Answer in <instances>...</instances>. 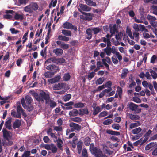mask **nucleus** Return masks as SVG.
<instances>
[{
    "mask_svg": "<svg viewBox=\"0 0 157 157\" xmlns=\"http://www.w3.org/2000/svg\"><path fill=\"white\" fill-rule=\"evenodd\" d=\"M126 32L127 34H128V36L132 39H134V37L132 36V32L131 30V29L130 28H129L128 27H127L126 28Z\"/></svg>",
    "mask_w": 157,
    "mask_h": 157,
    "instance_id": "e433bc0d",
    "label": "nucleus"
},
{
    "mask_svg": "<svg viewBox=\"0 0 157 157\" xmlns=\"http://www.w3.org/2000/svg\"><path fill=\"white\" fill-rule=\"evenodd\" d=\"M110 32L113 35L115 34L116 33L118 32L115 24L113 26H110Z\"/></svg>",
    "mask_w": 157,
    "mask_h": 157,
    "instance_id": "a211bd4d",
    "label": "nucleus"
},
{
    "mask_svg": "<svg viewBox=\"0 0 157 157\" xmlns=\"http://www.w3.org/2000/svg\"><path fill=\"white\" fill-rule=\"evenodd\" d=\"M140 125V122L139 121H137L136 122L131 123L130 125L129 128L131 129H132L139 126Z\"/></svg>",
    "mask_w": 157,
    "mask_h": 157,
    "instance_id": "4be33fe9",
    "label": "nucleus"
},
{
    "mask_svg": "<svg viewBox=\"0 0 157 157\" xmlns=\"http://www.w3.org/2000/svg\"><path fill=\"white\" fill-rule=\"evenodd\" d=\"M63 51L62 49L60 48H56L54 49L52 52L55 53V54L57 56H60L63 53Z\"/></svg>",
    "mask_w": 157,
    "mask_h": 157,
    "instance_id": "f3484780",
    "label": "nucleus"
},
{
    "mask_svg": "<svg viewBox=\"0 0 157 157\" xmlns=\"http://www.w3.org/2000/svg\"><path fill=\"white\" fill-rule=\"evenodd\" d=\"M56 58L55 57H51L48 59L45 62V63H49L51 62H53L56 63Z\"/></svg>",
    "mask_w": 157,
    "mask_h": 157,
    "instance_id": "7c9ffc66",
    "label": "nucleus"
},
{
    "mask_svg": "<svg viewBox=\"0 0 157 157\" xmlns=\"http://www.w3.org/2000/svg\"><path fill=\"white\" fill-rule=\"evenodd\" d=\"M63 28L70 29L71 30L74 29L75 31L77 30V28L76 26H74L72 24L68 22H64L62 25Z\"/></svg>",
    "mask_w": 157,
    "mask_h": 157,
    "instance_id": "39448f33",
    "label": "nucleus"
},
{
    "mask_svg": "<svg viewBox=\"0 0 157 157\" xmlns=\"http://www.w3.org/2000/svg\"><path fill=\"white\" fill-rule=\"evenodd\" d=\"M87 151L86 149H84L82 151L83 157H88L87 155Z\"/></svg>",
    "mask_w": 157,
    "mask_h": 157,
    "instance_id": "338daca9",
    "label": "nucleus"
},
{
    "mask_svg": "<svg viewBox=\"0 0 157 157\" xmlns=\"http://www.w3.org/2000/svg\"><path fill=\"white\" fill-rule=\"evenodd\" d=\"M66 84L60 82L57 84H55L54 86V90H59L61 89L64 87L65 86Z\"/></svg>",
    "mask_w": 157,
    "mask_h": 157,
    "instance_id": "f8f14e48",
    "label": "nucleus"
},
{
    "mask_svg": "<svg viewBox=\"0 0 157 157\" xmlns=\"http://www.w3.org/2000/svg\"><path fill=\"white\" fill-rule=\"evenodd\" d=\"M138 106L132 102H129L128 104L127 105V107L132 111H135L136 110Z\"/></svg>",
    "mask_w": 157,
    "mask_h": 157,
    "instance_id": "9b49d317",
    "label": "nucleus"
},
{
    "mask_svg": "<svg viewBox=\"0 0 157 157\" xmlns=\"http://www.w3.org/2000/svg\"><path fill=\"white\" fill-rule=\"evenodd\" d=\"M91 139L89 137H86L84 139V144L86 146H89L90 143Z\"/></svg>",
    "mask_w": 157,
    "mask_h": 157,
    "instance_id": "a19ab883",
    "label": "nucleus"
},
{
    "mask_svg": "<svg viewBox=\"0 0 157 157\" xmlns=\"http://www.w3.org/2000/svg\"><path fill=\"white\" fill-rule=\"evenodd\" d=\"M90 151L92 154H94L96 157H105L102 151L96 147L92 149Z\"/></svg>",
    "mask_w": 157,
    "mask_h": 157,
    "instance_id": "423d86ee",
    "label": "nucleus"
},
{
    "mask_svg": "<svg viewBox=\"0 0 157 157\" xmlns=\"http://www.w3.org/2000/svg\"><path fill=\"white\" fill-rule=\"evenodd\" d=\"M129 118L132 120H137L140 118V117L137 115L130 114L129 115Z\"/></svg>",
    "mask_w": 157,
    "mask_h": 157,
    "instance_id": "ea45409f",
    "label": "nucleus"
},
{
    "mask_svg": "<svg viewBox=\"0 0 157 157\" xmlns=\"http://www.w3.org/2000/svg\"><path fill=\"white\" fill-rule=\"evenodd\" d=\"M2 132L3 138L7 141H9L12 137V136L10 135L11 134V132L7 131L6 128H3Z\"/></svg>",
    "mask_w": 157,
    "mask_h": 157,
    "instance_id": "0eeeda50",
    "label": "nucleus"
},
{
    "mask_svg": "<svg viewBox=\"0 0 157 157\" xmlns=\"http://www.w3.org/2000/svg\"><path fill=\"white\" fill-rule=\"evenodd\" d=\"M157 57L156 56L153 55L151 59V63H155V60L157 59Z\"/></svg>",
    "mask_w": 157,
    "mask_h": 157,
    "instance_id": "69168bd1",
    "label": "nucleus"
},
{
    "mask_svg": "<svg viewBox=\"0 0 157 157\" xmlns=\"http://www.w3.org/2000/svg\"><path fill=\"white\" fill-rule=\"evenodd\" d=\"M123 36V33L121 32H119L115 35V38L117 40H119Z\"/></svg>",
    "mask_w": 157,
    "mask_h": 157,
    "instance_id": "37998d69",
    "label": "nucleus"
},
{
    "mask_svg": "<svg viewBox=\"0 0 157 157\" xmlns=\"http://www.w3.org/2000/svg\"><path fill=\"white\" fill-rule=\"evenodd\" d=\"M20 103L18 102L17 103V111L19 114H21V113L24 110L22 108L21 106L20 105Z\"/></svg>",
    "mask_w": 157,
    "mask_h": 157,
    "instance_id": "c85d7f7f",
    "label": "nucleus"
},
{
    "mask_svg": "<svg viewBox=\"0 0 157 157\" xmlns=\"http://www.w3.org/2000/svg\"><path fill=\"white\" fill-rule=\"evenodd\" d=\"M112 127L113 128L117 130H119L120 128V126L118 124H113Z\"/></svg>",
    "mask_w": 157,
    "mask_h": 157,
    "instance_id": "e2e57ef3",
    "label": "nucleus"
},
{
    "mask_svg": "<svg viewBox=\"0 0 157 157\" xmlns=\"http://www.w3.org/2000/svg\"><path fill=\"white\" fill-rule=\"evenodd\" d=\"M93 32L91 28L87 29L86 31V33L87 35L86 38L88 40L91 39L92 37V33Z\"/></svg>",
    "mask_w": 157,
    "mask_h": 157,
    "instance_id": "dca6fc26",
    "label": "nucleus"
},
{
    "mask_svg": "<svg viewBox=\"0 0 157 157\" xmlns=\"http://www.w3.org/2000/svg\"><path fill=\"white\" fill-rule=\"evenodd\" d=\"M25 109H26L29 111H31L33 109V105L30 104L29 105H26V108H24Z\"/></svg>",
    "mask_w": 157,
    "mask_h": 157,
    "instance_id": "864d4df0",
    "label": "nucleus"
},
{
    "mask_svg": "<svg viewBox=\"0 0 157 157\" xmlns=\"http://www.w3.org/2000/svg\"><path fill=\"white\" fill-rule=\"evenodd\" d=\"M103 151L106 154H108L109 155L112 154L113 153L112 151H111L109 148L107 147L106 146L103 148Z\"/></svg>",
    "mask_w": 157,
    "mask_h": 157,
    "instance_id": "72a5a7b5",
    "label": "nucleus"
},
{
    "mask_svg": "<svg viewBox=\"0 0 157 157\" xmlns=\"http://www.w3.org/2000/svg\"><path fill=\"white\" fill-rule=\"evenodd\" d=\"M69 126L71 128H73L74 129L78 132L81 130V126L73 122H71L70 123Z\"/></svg>",
    "mask_w": 157,
    "mask_h": 157,
    "instance_id": "9d476101",
    "label": "nucleus"
},
{
    "mask_svg": "<svg viewBox=\"0 0 157 157\" xmlns=\"http://www.w3.org/2000/svg\"><path fill=\"white\" fill-rule=\"evenodd\" d=\"M116 57L117 56H113L111 58L113 62L115 64H117L118 63V61Z\"/></svg>",
    "mask_w": 157,
    "mask_h": 157,
    "instance_id": "3c124183",
    "label": "nucleus"
},
{
    "mask_svg": "<svg viewBox=\"0 0 157 157\" xmlns=\"http://www.w3.org/2000/svg\"><path fill=\"white\" fill-rule=\"evenodd\" d=\"M139 11L140 14L142 16H144V15L145 12L144 9L142 7H140L139 9Z\"/></svg>",
    "mask_w": 157,
    "mask_h": 157,
    "instance_id": "774afa93",
    "label": "nucleus"
},
{
    "mask_svg": "<svg viewBox=\"0 0 157 157\" xmlns=\"http://www.w3.org/2000/svg\"><path fill=\"white\" fill-rule=\"evenodd\" d=\"M85 2L88 5L91 6H96L95 2L91 0H85Z\"/></svg>",
    "mask_w": 157,
    "mask_h": 157,
    "instance_id": "5701e85b",
    "label": "nucleus"
},
{
    "mask_svg": "<svg viewBox=\"0 0 157 157\" xmlns=\"http://www.w3.org/2000/svg\"><path fill=\"white\" fill-rule=\"evenodd\" d=\"M142 130V129L140 127H138L137 128L133 129L132 131V133L134 134H137L140 132Z\"/></svg>",
    "mask_w": 157,
    "mask_h": 157,
    "instance_id": "c9c22d12",
    "label": "nucleus"
},
{
    "mask_svg": "<svg viewBox=\"0 0 157 157\" xmlns=\"http://www.w3.org/2000/svg\"><path fill=\"white\" fill-rule=\"evenodd\" d=\"M71 120L77 123H79L81 122L82 121L81 118L79 117H76L72 118Z\"/></svg>",
    "mask_w": 157,
    "mask_h": 157,
    "instance_id": "13d9d810",
    "label": "nucleus"
},
{
    "mask_svg": "<svg viewBox=\"0 0 157 157\" xmlns=\"http://www.w3.org/2000/svg\"><path fill=\"white\" fill-rule=\"evenodd\" d=\"M154 146V143H150L147 145L145 147V149L146 150H148L150 148Z\"/></svg>",
    "mask_w": 157,
    "mask_h": 157,
    "instance_id": "a18cd8bd",
    "label": "nucleus"
},
{
    "mask_svg": "<svg viewBox=\"0 0 157 157\" xmlns=\"http://www.w3.org/2000/svg\"><path fill=\"white\" fill-rule=\"evenodd\" d=\"M39 8V6L36 2H31L24 8V11L26 12L32 13L34 11L37 10Z\"/></svg>",
    "mask_w": 157,
    "mask_h": 157,
    "instance_id": "7ed1b4c3",
    "label": "nucleus"
},
{
    "mask_svg": "<svg viewBox=\"0 0 157 157\" xmlns=\"http://www.w3.org/2000/svg\"><path fill=\"white\" fill-rule=\"evenodd\" d=\"M12 118L10 117L7 118L6 120L4 126L6 128L9 130H12V128L11 127V123Z\"/></svg>",
    "mask_w": 157,
    "mask_h": 157,
    "instance_id": "6e6552de",
    "label": "nucleus"
},
{
    "mask_svg": "<svg viewBox=\"0 0 157 157\" xmlns=\"http://www.w3.org/2000/svg\"><path fill=\"white\" fill-rule=\"evenodd\" d=\"M60 78L61 76L60 75H58L56 76L55 77L53 78L48 80V81L51 84H53L59 81Z\"/></svg>",
    "mask_w": 157,
    "mask_h": 157,
    "instance_id": "4468645a",
    "label": "nucleus"
},
{
    "mask_svg": "<svg viewBox=\"0 0 157 157\" xmlns=\"http://www.w3.org/2000/svg\"><path fill=\"white\" fill-rule=\"evenodd\" d=\"M78 10L79 11H80L83 14L80 15V17L81 19L85 21H91L92 19V14L82 11L79 9H78Z\"/></svg>",
    "mask_w": 157,
    "mask_h": 157,
    "instance_id": "20e7f679",
    "label": "nucleus"
},
{
    "mask_svg": "<svg viewBox=\"0 0 157 157\" xmlns=\"http://www.w3.org/2000/svg\"><path fill=\"white\" fill-rule=\"evenodd\" d=\"M147 18L148 20L149 21H155L156 20V18L154 17L153 16H151L150 15L148 14L147 16Z\"/></svg>",
    "mask_w": 157,
    "mask_h": 157,
    "instance_id": "4d7b16f0",
    "label": "nucleus"
},
{
    "mask_svg": "<svg viewBox=\"0 0 157 157\" xmlns=\"http://www.w3.org/2000/svg\"><path fill=\"white\" fill-rule=\"evenodd\" d=\"M60 47L63 49H67L69 48V45L62 42V44L60 46Z\"/></svg>",
    "mask_w": 157,
    "mask_h": 157,
    "instance_id": "0e129e2a",
    "label": "nucleus"
},
{
    "mask_svg": "<svg viewBox=\"0 0 157 157\" xmlns=\"http://www.w3.org/2000/svg\"><path fill=\"white\" fill-rule=\"evenodd\" d=\"M111 46L106 47L105 48L103 49L105 52L106 54L108 56H109L111 55V53L113 54H115L118 58L119 61H121L122 59V57L120 53L117 51V48L113 49L111 48Z\"/></svg>",
    "mask_w": 157,
    "mask_h": 157,
    "instance_id": "f03ea898",
    "label": "nucleus"
},
{
    "mask_svg": "<svg viewBox=\"0 0 157 157\" xmlns=\"http://www.w3.org/2000/svg\"><path fill=\"white\" fill-rule=\"evenodd\" d=\"M78 114V111L76 109H73L72 110L69 112V115L71 116H76Z\"/></svg>",
    "mask_w": 157,
    "mask_h": 157,
    "instance_id": "bb28decb",
    "label": "nucleus"
},
{
    "mask_svg": "<svg viewBox=\"0 0 157 157\" xmlns=\"http://www.w3.org/2000/svg\"><path fill=\"white\" fill-rule=\"evenodd\" d=\"M11 33L12 34H16L17 33H19L20 31L17 30H15L14 28H11L10 29Z\"/></svg>",
    "mask_w": 157,
    "mask_h": 157,
    "instance_id": "bf43d9fd",
    "label": "nucleus"
},
{
    "mask_svg": "<svg viewBox=\"0 0 157 157\" xmlns=\"http://www.w3.org/2000/svg\"><path fill=\"white\" fill-rule=\"evenodd\" d=\"M108 114L107 111H104L101 113L99 115L98 117L99 118L102 117L106 116Z\"/></svg>",
    "mask_w": 157,
    "mask_h": 157,
    "instance_id": "5fc2aeb1",
    "label": "nucleus"
},
{
    "mask_svg": "<svg viewBox=\"0 0 157 157\" xmlns=\"http://www.w3.org/2000/svg\"><path fill=\"white\" fill-rule=\"evenodd\" d=\"M102 64L104 65L108 70L109 68V65L106 63V59L103 58L102 59Z\"/></svg>",
    "mask_w": 157,
    "mask_h": 157,
    "instance_id": "8fccbe9b",
    "label": "nucleus"
},
{
    "mask_svg": "<svg viewBox=\"0 0 157 157\" xmlns=\"http://www.w3.org/2000/svg\"><path fill=\"white\" fill-rule=\"evenodd\" d=\"M62 33L64 35L67 36H71L72 33L69 30L63 29L62 30Z\"/></svg>",
    "mask_w": 157,
    "mask_h": 157,
    "instance_id": "a878e982",
    "label": "nucleus"
},
{
    "mask_svg": "<svg viewBox=\"0 0 157 157\" xmlns=\"http://www.w3.org/2000/svg\"><path fill=\"white\" fill-rule=\"evenodd\" d=\"M101 39H102V41L105 43H106L107 47L109 46H111V43L109 39H107L105 37H102Z\"/></svg>",
    "mask_w": 157,
    "mask_h": 157,
    "instance_id": "cd10ccee",
    "label": "nucleus"
},
{
    "mask_svg": "<svg viewBox=\"0 0 157 157\" xmlns=\"http://www.w3.org/2000/svg\"><path fill=\"white\" fill-rule=\"evenodd\" d=\"M49 102V105L50 107L53 108L57 105V103L53 100H50L48 101Z\"/></svg>",
    "mask_w": 157,
    "mask_h": 157,
    "instance_id": "79ce46f5",
    "label": "nucleus"
},
{
    "mask_svg": "<svg viewBox=\"0 0 157 157\" xmlns=\"http://www.w3.org/2000/svg\"><path fill=\"white\" fill-rule=\"evenodd\" d=\"M25 100L26 103L28 105L31 104L32 101V98L29 96H27L25 97Z\"/></svg>",
    "mask_w": 157,
    "mask_h": 157,
    "instance_id": "c03bdc74",
    "label": "nucleus"
},
{
    "mask_svg": "<svg viewBox=\"0 0 157 157\" xmlns=\"http://www.w3.org/2000/svg\"><path fill=\"white\" fill-rule=\"evenodd\" d=\"M65 60L63 58H59L57 59L56 58V63L58 64H62L64 63Z\"/></svg>",
    "mask_w": 157,
    "mask_h": 157,
    "instance_id": "58836bf2",
    "label": "nucleus"
},
{
    "mask_svg": "<svg viewBox=\"0 0 157 157\" xmlns=\"http://www.w3.org/2000/svg\"><path fill=\"white\" fill-rule=\"evenodd\" d=\"M14 18L15 19L18 20L20 19L21 20H23V16L18 13H16L14 16Z\"/></svg>",
    "mask_w": 157,
    "mask_h": 157,
    "instance_id": "603ef678",
    "label": "nucleus"
},
{
    "mask_svg": "<svg viewBox=\"0 0 157 157\" xmlns=\"http://www.w3.org/2000/svg\"><path fill=\"white\" fill-rule=\"evenodd\" d=\"M83 145L82 141L81 140L79 141L77 145V148L78 150V153L79 154L80 153L81 150L82 149V147Z\"/></svg>",
    "mask_w": 157,
    "mask_h": 157,
    "instance_id": "6ab92c4d",
    "label": "nucleus"
},
{
    "mask_svg": "<svg viewBox=\"0 0 157 157\" xmlns=\"http://www.w3.org/2000/svg\"><path fill=\"white\" fill-rule=\"evenodd\" d=\"M11 116L14 117L21 118V114H19L17 112L16 113L14 110L11 111Z\"/></svg>",
    "mask_w": 157,
    "mask_h": 157,
    "instance_id": "aec40b11",
    "label": "nucleus"
},
{
    "mask_svg": "<svg viewBox=\"0 0 157 157\" xmlns=\"http://www.w3.org/2000/svg\"><path fill=\"white\" fill-rule=\"evenodd\" d=\"M85 103L79 102L75 104L74 105V106L75 108H83L85 106Z\"/></svg>",
    "mask_w": 157,
    "mask_h": 157,
    "instance_id": "393cba45",
    "label": "nucleus"
},
{
    "mask_svg": "<svg viewBox=\"0 0 157 157\" xmlns=\"http://www.w3.org/2000/svg\"><path fill=\"white\" fill-rule=\"evenodd\" d=\"M92 32L95 35L97 34L101 31V29L99 27L91 28Z\"/></svg>",
    "mask_w": 157,
    "mask_h": 157,
    "instance_id": "f704fd0d",
    "label": "nucleus"
},
{
    "mask_svg": "<svg viewBox=\"0 0 157 157\" xmlns=\"http://www.w3.org/2000/svg\"><path fill=\"white\" fill-rule=\"evenodd\" d=\"M106 132L112 135H120V132L116 131H113L110 130H106Z\"/></svg>",
    "mask_w": 157,
    "mask_h": 157,
    "instance_id": "412c9836",
    "label": "nucleus"
},
{
    "mask_svg": "<svg viewBox=\"0 0 157 157\" xmlns=\"http://www.w3.org/2000/svg\"><path fill=\"white\" fill-rule=\"evenodd\" d=\"M34 96L35 98L39 102L41 101L42 102H44V100L46 101V103L48 104V101L50 100L49 95L43 91L39 94L35 93Z\"/></svg>",
    "mask_w": 157,
    "mask_h": 157,
    "instance_id": "f257e3e1",
    "label": "nucleus"
},
{
    "mask_svg": "<svg viewBox=\"0 0 157 157\" xmlns=\"http://www.w3.org/2000/svg\"><path fill=\"white\" fill-rule=\"evenodd\" d=\"M30 155V151H25L22 155L21 157H29Z\"/></svg>",
    "mask_w": 157,
    "mask_h": 157,
    "instance_id": "09e8293b",
    "label": "nucleus"
},
{
    "mask_svg": "<svg viewBox=\"0 0 157 157\" xmlns=\"http://www.w3.org/2000/svg\"><path fill=\"white\" fill-rule=\"evenodd\" d=\"M128 72L127 69H124L122 71L121 77L122 78H125L127 76Z\"/></svg>",
    "mask_w": 157,
    "mask_h": 157,
    "instance_id": "b1692460",
    "label": "nucleus"
},
{
    "mask_svg": "<svg viewBox=\"0 0 157 157\" xmlns=\"http://www.w3.org/2000/svg\"><path fill=\"white\" fill-rule=\"evenodd\" d=\"M150 72L153 78L154 79H155L157 78V73L153 70H151Z\"/></svg>",
    "mask_w": 157,
    "mask_h": 157,
    "instance_id": "49530a36",
    "label": "nucleus"
},
{
    "mask_svg": "<svg viewBox=\"0 0 157 157\" xmlns=\"http://www.w3.org/2000/svg\"><path fill=\"white\" fill-rule=\"evenodd\" d=\"M71 76L69 73H67L64 74L63 77V80L65 81H68L70 80Z\"/></svg>",
    "mask_w": 157,
    "mask_h": 157,
    "instance_id": "4c0bfd02",
    "label": "nucleus"
},
{
    "mask_svg": "<svg viewBox=\"0 0 157 157\" xmlns=\"http://www.w3.org/2000/svg\"><path fill=\"white\" fill-rule=\"evenodd\" d=\"M46 69L48 70L52 71L54 72H56L59 70L58 67L53 64L47 66Z\"/></svg>",
    "mask_w": 157,
    "mask_h": 157,
    "instance_id": "1a4fd4ad",
    "label": "nucleus"
},
{
    "mask_svg": "<svg viewBox=\"0 0 157 157\" xmlns=\"http://www.w3.org/2000/svg\"><path fill=\"white\" fill-rule=\"evenodd\" d=\"M94 109V110L93 113V114L94 115H97L101 111L100 107L98 106H97L96 108Z\"/></svg>",
    "mask_w": 157,
    "mask_h": 157,
    "instance_id": "473e14b6",
    "label": "nucleus"
},
{
    "mask_svg": "<svg viewBox=\"0 0 157 157\" xmlns=\"http://www.w3.org/2000/svg\"><path fill=\"white\" fill-rule=\"evenodd\" d=\"M21 125V120L16 119L13 124V127L14 129H15L17 128H19Z\"/></svg>",
    "mask_w": 157,
    "mask_h": 157,
    "instance_id": "2eb2a0df",
    "label": "nucleus"
},
{
    "mask_svg": "<svg viewBox=\"0 0 157 157\" xmlns=\"http://www.w3.org/2000/svg\"><path fill=\"white\" fill-rule=\"evenodd\" d=\"M44 75L46 78H49L52 77V74L50 71H47L44 73Z\"/></svg>",
    "mask_w": 157,
    "mask_h": 157,
    "instance_id": "680f3d73",
    "label": "nucleus"
},
{
    "mask_svg": "<svg viewBox=\"0 0 157 157\" xmlns=\"http://www.w3.org/2000/svg\"><path fill=\"white\" fill-rule=\"evenodd\" d=\"M113 122L112 119H109L103 122V124L104 125H108L111 124Z\"/></svg>",
    "mask_w": 157,
    "mask_h": 157,
    "instance_id": "de8ad7c7",
    "label": "nucleus"
},
{
    "mask_svg": "<svg viewBox=\"0 0 157 157\" xmlns=\"http://www.w3.org/2000/svg\"><path fill=\"white\" fill-rule=\"evenodd\" d=\"M79 7L80 10L85 11H90L91 10V8L88 7L87 5L82 4H80Z\"/></svg>",
    "mask_w": 157,
    "mask_h": 157,
    "instance_id": "ddd939ff",
    "label": "nucleus"
},
{
    "mask_svg": "<svg viewBox=\"0 0 157 157\" xmlns=\"http://www.w3.org/2000/svg\"><path fill=\"white\" fill-rule=\"evenodd\" d=\"M71 97V95L70 94H68L63 97V99L64 101L66 102L69 101Z\"/></svg>",
    "mask_w": 157,
    "mask_h": 157,
    "instance_id": "2f4dec72",
    "label": "nucleus"
},
{
    "mask_svg": "<svg viewBox=\"0 0 157 157\" xmlns=\"http://www.w3.org/2000/svg\"><path fill=\"white\" fill-rule=\"evenodd\" d=\"M104 80L102 78H100L96 81V83L98 85L102 84Z\"/></svg>",
    "mask_w": 157,
    "mask_h": 157,
    "instance_id": "6e6d98bb",
    "label": "nucleus"
},
{
    "mask_svg": "<svg viewBox=\"0 0 157 157\" xmlns=\"http://www.w3.org/2000/svg\"><path fill=\"white\" fill-rule=\"evenodd\" d=\"M57 145L58 148L60 150L62 149V144L63 143V142L62 140L60 138H58L57 140Z\"/></svg>",
    "mask_w": 157,
    "mask_h": 157,
    "instance_id": "c756f323",
    "label": "nucleus"
},
{
    "mask_svg": "<svg viewBox=\"0 0 157 157\" xmlns=\"http://www.w3.org/2000/svg\"><path fill=\"white\" fill-rule=\"evenodd\" d=\"M133 27L136 32H139L140 31L139 26L136 24H134Z\"/></svg>",
    "mask_w": 157,
    "mask_h": 157,
    "instance_id": "052dcab7",
    "label": "nucleus"
}]
</instances>
